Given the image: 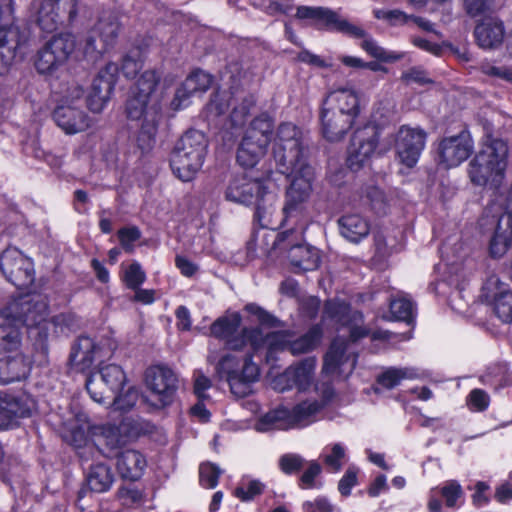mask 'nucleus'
Wrapping results in <instances>:
<instances>
[{"instance_id": "58", "label": "nucleus", "mask_w": 512, "mask_h": 512, "mask_svg": "<svg viewBox=\"0 0 512 512\" xmlns=\"http://www.w3.org/2000/svg\"><path fill=\"white\" fill-rule=\"evenodd\" d=\"M364 196L373 210L377 213L384 212L385 195L376 186H367L364 190Z\"/></svg>"}, {"instance_id": "15", "label": "nucleus", "mask_w": 512, "mask_h": 512, "mask_svg": "<svg viewBox=\"0 0 512 512\" xmlns=\"http://www.w3.org/2000/svg\"><path fill=\"white\" fill-rule=\"evenodd\" d=\"M126 374L122 367L116 364L102 365L99 370L92 372L86 380V389L97 403L115 397L122 391L126 383Z\"/></svg>"}, {"instance_id": "61", "label": "nucleus", "mask_w": 512, "mask_h": 512, "mask_svg": "<svg viewBox=\"0 0 512 512\" xmlns=\"http://www.w3.org/2000/svg\"><path fill=\"white\" fill-rule=\"evenodd\" d=\"M141 233L137 227L122 228L118 231L119 241L127 252H132L134 243L140 238Z\"/></svg>"}, {"instance_id": "40", "label": "nucleus", "mask_w": 512, "mask_h": 512, "mask_svg": "<svg viewBox=\"0 0 512 512\" xmlns=\"http://www.w3.org/2000/svg\"><path fill=\"white\" fill-rule=\"evenodd\" d=\"M255 429L258 432L291 429L289 409L285 407H279L267 412L265 415L258 419L255 424Z\"/></svg>"}, {"instance_id": "16", "label": "nucleus", "mask_w": 512, "mask_h": 512, "mask_svg": "<svg viewBox=\"0 0 512 512\" xmlns=\"http://www.w3.org/2000/svg\"><path fill=\"white\" fill-rule=\"evenodd\" d=\"M145 383L157 399V407L164 408L174 401L178 390V377L167 366L155 365L146 370Z\"/></svg>"}, {"instance_id": "44", "label": "nucleus", "mask_w": 512, "mask_h": 512, "mask_svg": "<svg viewBox=\"0 0 512 512\" xmlns=\"http://www.w3.org/2000/svg\"><path fill=\"white\" fill-rule=\"evenodd\" d=\"M316 361L314 358H306L296 366H291L294 385L299 391H305L311 385Z\"/></svg>"}, {"instance_id": "43", "label": "nucleus", "mask_w": 512, "mask_h": 512, "mask_svg": "<svg viewBox=\"0 0 512 512\" xmlns=\"http://www.w3.org/2000/svg\"><path fill=\"white\" fill-rule=\"evenodd\" d=\"M320 457L329 472L338 473L347 460L346 447L342 443L327 445Z\"/></svg>"}, {"instance_id": "64", "label": "nucleus", "mask_w": 512, "mask_h": 512, "mask_svg": "<svg viewBox=\"0 0 512 512\" xmlns=\"http://www.w3.org/2000/svg\"><path fill=\"white\" fill-rule=\"evenodd\" d=\"M303 512H332L333 507L327 498L319 496L312 501H306L302 505Z\"/></svg>"}, {"instance_id": "28", "label": "nucleus", "mask_w": 512, "mask_h": 512, "mask_svg": "<svg viewBox=\"0 0 512 512\" xmlns=\"http://www.w3.org/2000/svg\"><path fill=\"white\" fill-rule=\"evenodd\" d=\"M35 409V401L29 396L0 395V429H9L19 418L28 417Z\"/></svg>"}, {"instance_id": "51", "label": "nucleus", "mask_w": 512, "mask_h": 512, "mask_svg": "<svg viewBox=\"0 0 512 512\" xmlns=\"http://www.w3.org/2000/svg\"><path fill=\"white\" fill-rule=\"evenodd\" d=\"M255 98L253 95L243 97L242 101L236 105L231 112V123L235 127L242 126L249 114L250 110L255 106Z\"/></svg>"}, {"instance_id": "55", "label": "nucleus", "mask_w": 512, "mask_h": 512, "mask_svg": "<svg viewBox=\"0 0 512 512\" xmlns=\"http://www.w3.org/2000/svg\"><path fill=\"white\" fill-rule=\"evenodd\" d=\"M146 280V273L138 262L131 263L124 272V282L129 289H137Z\"/></svg>"}, {"instance_id": "9", "label": "nucleus", "mask_w": 512, "mask_h": 512, "mask_svg": "<svg viewBox=\"0 0 512 512\" xmlns=\"http://www.w3.org/2000/svg\"><path fill=\"white\" fill-rule=\"evenodd\" d=\"M250 347L234 353H227L219 360L216 371L220 378H225L231 392L237 397H245L251 392V384L260 375L258 365L253 362Z\"/></svg>"}, {"instance_id": "45", "label": "nucleus", "mask_w": 512, "mask_h": 512, "mask_svg": "<svg viewBox=\"0 0 512 512\" xmlns=\"http://www.w3.org/2000/svg\"><path fill=\"white\" fill-rule=\"evenodd\" d=\"M391 319L411 323L415 316V305L406 296H399L390 302Z\"/></svg>"}, {"instance_id": "13", "label": "nucleus", "mask_w": 512, "mask_h": 512, "mask_svg": "<svg viewBox=\"0 0 512 512\" xmlns=\"http://www.w3.org/2000/svg\"><path fill=\"white\" fill-rule=\"evenodd\" d=\"M31 13L39 28L52 33L77 16V0H33Z\"/></svg>"}, {"instance_id": "18", "label": "nucleus", "mask_w": 512, "mask_h": 512, "mask_svg": "<svg viewBox=\"0 0 512 512\" xmlns=\"http://www.w3.org/2000/svg\"><path fill=\"white\" fill-rule=\"evenodd\" d=\"M482 297L503 323L512 322V289L508 284L491 275L483 285Z\"/></svg>"}, {"instance_id": "27", "label": "nucleus", "mask_w": 512, "mask_h": 512, "mask_svg": "<svg viewBox=\"0 0 512 512\" xmlns=\"http://www.w3.org/2000/svg\"><path fill=\"white\" fill-rule=\"evenodd\" d=\"M25 43L26 37L18 27L0 25V75L9 71L17 56L22 54Z\"/></svg>"}, {"instance_id": "63", "label": "nucleus", "mask_w": 512, "mask_h": 512, "mask_svg": "<svg viewBox=\"0 0 512 512\" xmlns=\"http://www.w3.org/2000/svg\"><path fill=\"white\" fill-rule=\"evenodd\" d=\"M272 388L278 392H284L295 387L292 377L291 367L287 368L283 373L275 376L271 382Z\"/></svg>"}, {"instance_id": "6", "label": "nucleus", "mask_w": 512, "mask_h": 512, "mask_svg": "<svg viewBox=\"0 0 512 512\" xmlns=\"http://www.w3.org/2000/svg\"><path fill=\"white\" fill-rule=\"evenodd\" d=\"M508 153L504 140L487 136L468 165L470 181L477 186L498 189L505 179Z\"/></svg>"}, {"instance_id": "34", "label": "nucleus", "mask_w": 512, "mask_h": 512, "mask_svg": "<svg viewBox=\"0 0 512 512\" xmlns=\"http://www.w3.org/2000/svg\"><path fill=\"white\" fill-rule=\"evenodd\" d=\"M441 495L449 508H454L457 501L463 497V489L456 480L445 481L442 485L434 487L429 492L427 508L429 512H443L442 503L438 496Z\"/></svg>"}, {"instance_id": "19", "label": "nucleus", "mask_w": 512, "mask_h": 512, "mask_svg": "<svg viewBox=\"0 0 512 512\" xmlns=\"http://www.w3.org/2000/svg\"><path fill=\"white\" fill-rule=\"evenodd\" d=\"M119 67L116 63H107L93 79L87 96V106L93 113H101L114 89Z\"/></svg>"}, {"instance_id": "32", "label": "nucleus", "mask_w": 512, "mask_h": 512, "mask_svg": "<svg viewBox=\"0 0 512 512\" xmlns=\"http://www.w3.org/2000/svg\"><path fill=\"white\" fill-rule=\"evenodd\" d=\"M323 104L354 120L360 112L358 94L354 89L348 87H341L330 91Z\"/></svg>"}, {"instance_id": "35", "label": "nucleus", "mask_w": 512, "mask_h": 512, "mask_svg": "<svg viewBox=\"0 0 512 512\" xmlns=\"http://www.w3.org/2000/svg\"><path fill=\"white\" fill-rule=\"evenodd\" d=\"M512 247V215L502 214L489 242V253L493 258L503 257Z\"/></svg>"}, {"instance_id": "41", "label": "nucleus", "mask_w": 512, "mask_h": 512, "mask_svg": "<svg viewBox=\"0 0 512 512\" xmlns=\"http://www.w3.org/2000/svg\"><path fill=\"white\" fill-rule=\"evenodd\" d=\"M86 481L92 491L102 493L110 489L114 481V475L108 465L97 463L91 466Z\"/></svg>"}, {"instance_id": "3", "label": "nucleus", "mask_w": 512, "mask_h": 512, "mask_svg": "<svg viewBox=\"0 0 512 512\" xmlns=\"http://www.w3.org/2000/svg\"><path fill=\"white\" fill-rule=\"evenodd\" d=\"M158 81L159 77L155 71H145L138 79L126 104L127 117L130 120L141 121L137 144L142 151H148L153 146L162 119L160 100L155 94Z\"/></svg>"}, {"instance_id": "2", "label": "nucleus", "mask_w": 512, "mask_h": 512, "mask_svg": "<svg viewBox=\"0 0 512 512\" xmlns=\"http://www.w3.org/2000/svg\"><path fill=\"white\" fill-rule=\"evenodd\" d=\"M324 319H330L343 326H349V339L337 337L331 343L324 357L322 371L327 375L338 374L347 377L355 368L357 355L352 348V343L371 334L373 340L390 339L389 331L377 330L370 332L361 326L363 315L359 311H353L349 304L339 300L326 302L323 312Z\"/></svg>"}, {"instance_id": "53", "label": "nucleus", "mask_w": 512, "mask_h": 512, "mask_svg": "<svg viewBox=\"0 0 512 512\" xmlns=\"http://www.w3.org/2000/svg\"><path fill=\"white\" fill-rule=\"evenodd\" d=\"M263 489L264 485L259 480H243L234 490V496L243 502H248L260 495Z\"/></svg>"}, {"instance_id": "46", "label": "nucleus", "mask_w": 512, "mask_h": 512, "mask_svg": "<svg viewBox=\"0 0 512 512\" xmlns=\"http://www.w3.org/2000/svg\"><path fill=\"white\" fill-rule=\"evenodd\" d=\"M64 438L67 442L79 450L78 453L81 458L85 457L86 449H93V445L90 444L88 439L87 430L82 425H69L67 427V432L65 433Z\"/></svg>"}, {"instance_id": "33", "label": "nucleus", "mask_w": 512, "mask_h": 512, "mask_svg": "<svg viewBox=\"0 0 512 512\" xmlns=\"http://www.w3.org/2000/svg\"><path fill=\"white\" fill-rule=\"evenodd\" d=\"M474 35L481 48L496 49L503 43L504 25L496 18H486L476 25Z\"/></svg>"}, {"instance_id": "11", "label": "nucleus", "mask_w": 512, "mask_h": 512, "mask_svg": "<svg viewBox=\"0 0 512 512\" xmlns=\"http://www.w3.org/2000/svg\"><path fill=\"white\" fill-rule=\"evenodd\" d=\"M120 24L115 14L104 12L91 30L76 41V59L96 62L116 42Z\"/></svg>"}, {"instance_id": "59", "label": "nucleus", "mask_w": 512, "mask_h": 512, "mask_svg": "<svg viewBox=\"0 0 512 512\" xmlns=\"http://www.w3.org/2000/svg\"><path fill=\"white\" fill-rule=\"evenodd\" d=\"M322 468L316 461H311L308 468L304 471L300 478V487L302 489H312L318 487L316 477L321 473Z\"/></svg>"}, {"instance_id": "31", "label": "nucleus", "mask_w": 512, "mask_h": 512, "mask_svg": "<svg viewBox=\"0 0 512 512\" xmlns=\"http://www.w3.org/2000/svg\"><path fill=\"white\" fill-rule=\"evenodd\" d=\"M212 83L211 76L202 71L196 70L192 72L176 91L175 98L172 102L175 109H182L188 105L190 97L197 93L207 91Z\"/></svg>"}, {"instance_id": "26", "label": "nucleus", "mask_w": 512, "mask_h": 512, "mask_svg": "<svg viewBox=\"0 0 512 512\" xmlns=\"http://www.w3.org/2000/svg\"><path fill=\"white\" fill-rule=\"evenodd\" d=\"M97 433L102 438V444L105 447L106 457H116L131 438L138 435V431H134L132 421L123 420L118 426L106 424L97 428Z\"/></svg>"}, {"instance_id": "62", "label": "nucleus", "mask_w": 512, "mask_h": 512, "mask_svg": "<svg viewBox=\"0 0 512 512\" xmlns=\"http://www.w3.org/2000/svg\"><path fill=\"white\" fill-rule=\"evenodd\" d=\"M357 472L355 467H349L339 481L338 490L343 496H348L351 489L357 484Z\"/></svg>"}, {"instance_id": "12", "label": "nucleus", "mask_w": 512, "mask_h": 512, "mask_svg": "<svg viewBox=\"0 0 512 512\" xmlns=\"http://www.w3.org/2000/svg\"><path fill=\"white\" fill-rule=\"evenodd\" d=\"M273 128L267 114L254 118L247 128L237 150V162L244 168L254 167L265 155Z\"/></svg>"}, {"instance_id": "50", "label": "nucleus", "mask_w": 512, "mask_h": 512, "mask_svg": "<svg viewBox=\"0 0 512 512\" xmlns=\"http://www.w3.org/2000/svg\"><path fill=\"white\" fill-rule=\"evenodd\" d=\"M222 470L213 463H202L199 467V482L206 489H213L218 485Z\"/></svg>"}, {"instance_id": "23", "label": "nucleus", "mask_w": 512, "mask_h": 512, "mask_svg": "<svg viewBox=\"0 0 512 512\" xmlns=\"http://www.w3.org/2000/svg\"><path fill=\"white\" fill-rule=\"evenodd\" d=\"M379 140L375 126H365L357 129L348 148L347 163L350 169H359L374 153Z\"/></svg>"}, {"instance_id": "36", "label": "nucleus", "mask_w": 512, "mask_h": 512, "mask_svg": "<svg viewBox=\"0 0 512 512\" xmlns=\"http://www.w3.org/2000/svg\"><path fill=\"white\" fill-rule=\"evenodd\" d=\"M116 458V467L122 478L136 481L143 475L147 461L141 452L126 449L117 454Z\"/></svg>"}, {"instance_id": "10", "label": "nucleus", "mask_w": 512, "mask_h": 512, "mask_svg": "<svg viewBox=\"0 0 512 512\" xmlns=\"http://www.w3.org/2000/svg\"><path fill=\"white\" fill-rule=\"evenodd\" d=\"M201 131L189 130L177 142L170 158L174 174L183 182L191 181L201 169L207 150Z\"/></svg>"}, {"instance_id": "7", "label": "nucleus", "mask_w": 512, "mask_h": 512, "mask_svg": "<svg viewBox=\"0 0 512 512\" xmlns=\"http://www.w3.org/2000/svg\"><path fill=\"white\" fill-rule=\"evenodd\" d=\"M225 199L240 205H254L255 218L262 226H267V217L276 201V193L268 178L261 180L240 174L229 181Z\"/></svg>"}, {"instance_id": "29", "label": "nucleus", "mask_w": 512, "mask_h": 512, "mask_svg": "<svg viewBox=\"0 0 512 512\" xmlns=\"http://www.w3.org/2000/svg\"><path fill=\"white\" fill-rule=\"evenodd\" d=\"M53 119L57 126L68 135L81 133L92 125V119L77 105H59L54 110Z\"/></svg>"}, {"instance_id": "42", "label": "nucleus", "mask_w": 512, "mask_h": 512, "mask_svg": "<svg viewBox=\"0 0 512 512\" xmlns=\"http://www.w3.org/2000/svg\"><path fill=\"white\" fill-rule=\"evenodd\" d=\"M419 377L417 369L412 367H388L377 377V383L386 389H393L402 380L415 379Z\"/></svg>"}, {"instance_id": "24", "label": "nucleus", "mask_w": 512, "mask_h": 512, "mask_svg": "<svg viewBox=\"0 0 512 512\" xmlns=\"http://www.w3.org/2000/svg\"><path fill=\"white\" fill-rule=\"evenodd\" d=\"M111 352V347L96 343L88 336H80L72 347L69 360L73 369L84 372L95 360L108 357Z\"/></svg>"}, {"instance_id": "60", "label": "nucleus", "mask_w": 512, "mask_h": 512, "mask_svg": "<svg viewBox=\"0 0 512 512\" xmlns=\"http://www.w3.org/2000/svg\"><path fill=\"white\" fill-rule=\"evenodd\" d=\"M304 463V458L297 454H285L279 460L280 468L285 474L298 472Z\"/></svg>"}, {"instance_id": "8", "label": "nucleus", "mask_w": 512, "mask_h": 512, "mask_svg": "<svg viewBox=\"0 0 512 512\" xmlns=\"http://www.w3.org/2000/svg\"><path fill=\"white\" fill-rule=\"evenodd\" d=\"M246 337L255 351L266 349L267 361L280 351H289L292 355H300L312 351L320 343L322 329L319 325L311 327L306 334L292 340L291 333L278 331L264 333L262 329L245 330Z\"/></svg>"}, {"instance_id": "20", "label": "nucleus", "mask_w": 512, "mask_h": 512, "mask_svg": "<svg viewBox=\"0 0 512 512\" xmlns=\"http://www.w3.org/2000/svg\"><path fill=\"white\" fill-rule=\"evenodd\" d=\"M473 140L467 131L443 138L438 145L439 163L446 168L459 166L472 153Z\"/></svg>"}, {"instance_id": "22", "label": "nucleus", "mask_w": 512, "mask_h": 512, "mask_svg": "<svg viewBox=\"0 0 512 512\" xmlns=\"http://www.w3.org/2000/svg\"><path fill=\"white\" fill-rule=\"evenodd\" d=\"M315 393L320 395V399L313 397L304 400L289 409V420L291 428L304 427L315 421V417L323 407L331 400L334 395V390L330 384H322L315 387Z\"/></svg>"}, {"instance_id": "39", "label": "nucleus", "mask_w": 512, "mask_h": 512, "mask_svg": "<svg viewBox=\"0 0 512 512\" xmlns=\"http://www.w3.org/2000/svg\"><path fill=\"white\" fill-rule=\"evenodd\" d=\"M288 257L293 266L303 271L316 269L320 262L318 250L306 244L292 245Z\"/></svg>"}, {"instance_id": "30", "label": "nucleus", "mask_w": 512, "mask_h": 512, "mask_svg": "<svg viewBox=\"0 0 512 512\" xmlns=\"http://www.w3.org/2000/svg\"><path fill=\"white\" fill-rule=\"evenodd\" d=\"M320 119L322 134L331 142L341 140L355 122L354 119L345 116V114L324 105L321 110Z\"/></svg>"}, {"instance_id": "56", "label": "nucleus", "mask_w": 512, "mask_h": 512, "mask_svg": "<svg viewBox=\"0 0 512 512\" xmlns=\"http://www.w3.org/2000/svg\"><path fill=\"white\" fill-rule=\"evenodd\" d=\"M480 70L483 74L505 82L512 83V69L504 66H496L490 62H482Z\"/></svg>"}, {"instance_id": "37", "label": "nucleus", "mask_w": 512, "mask_h": 512, "mask_svg": "<svg viewBox=\"0 0 512 512\" xmlns=\"http://www.w3.org/2000/svg\"><path fill=\"white\" fill-rule=\"evenodd\" d=\"M30 369V361L23 355L0 359V385L27 378Z\"/></svg>"}, {"instance_id": "54", "label": "nucleus", "mask_w": 512, "mask_h": 512, "mask_svg": "<svg viewBox=\"0 0 512 512\" xmlns=\"http://www.w3.org/2000/svg\"><path fill=\"white\" fill-rule=\"evenodd\" d=\"M373 15L376 19L383 20L391 26L404 25L410 21V15L398 9L387 10L377 8L373 10Z\"/></svg>"}, {"instance_id": "49", "label": "nucleus", "mask_w": 512, "mask_h": 512, "mask_svg": "<svg viewBox=\"0 0 512 512\" xmlns=\"http://www.w3.org/2000/svg\"><path fill=\"white\" fill-rule=\"evenodd\" d=\"M231 99L232 96L230 92H216L206 106L207 115L211 117H217L224 114L230 106Z\"/></svg>"}, {"instance_id": "1", "label": "nucleus", "mask_w": 512, "mask_h": 512, "mask_svg": "<svg viewBox=\"0 0 512 512\" xmlns=\"http://www.w3.org/2000/svg\"><path fill=\"white\" fill-rule=\"evenodd\" d=\"M272 153L278 171L291 178L282 209L284 221L298 225L305 217L306 201L312 191L313 169L307 163L303 130L291 122L278 126Z\"/></svg>"}, {"instance_id": "4", "label": "nucleus", "mask_w": 512, "mask_h": 512, "mask_svg": "<svg viewBox=\"0 0 512 512\" xmlns=\"http://www.w3.org/2000/svg\"><path fill=\"white\" fill-rule=\"evenodd\" d=\"M6 318H11L15 325L22 324L28 329L30 337L44 340L52 326L56 331L70 330L74 324V316L61 313L48 319L47 298L41 294H31L12 302L2 312Z\"/></svg>"}, {"instance_id": "57", "label": "nucleus", "mask_w": 512, "mask_h": 512, "mask_svg": "<svg viewBox=\"0 0 512 512\" xmlns=\"http://www.w3.org/2000/svg\"><path fill=\"white\" fill-rule=\"evenodd\" d=\"M490 404L489 395L482 389H473L467 397V405L470 410L476 412L485 411Z\"/></svg>"}, {"instance_id": "14", "label": "nucleus", "mask_w": 512, "mask_h": 512, "mask_svg": "<svg viewBox=\"0 0 512 512\" xmlns=\"http://www.w3.org/2000/svg\"><path fill=\"white\" fill-rule=\"evenodd\" d=\"M76 38L71 33L53 36L38 51L35 67L41 74H51L64 66L70 57L76 59Z\"/></svg>"}, {"instance_id": "47", "label": "nucleus", "mask_w": 512, "mask_h": 512, "mask_svg": "<svg viewBox=\"0 0 512 512\" xmlns=\"http://www.w3.org/2000/svg\"><path fill=\"white\" fill-rule=\"evenodd\" d=\"M139 399V391L135 387H129L125 393H115V397L105 399L101 404L113 406L115 410L128 411L133 408Z\"/></svg>"}, {"instance_id": "21", "label": "nucleus", "mask_w": 512, "mask_h": 512, "mask_svg": "<svg viewBox=\"0 0 512 512\" xmlns=\"http://www.w3.org/2000/svg\"><path fill=\"white\" fill-rule=\"evenodd\" d=\"M425 143L426 132L423 129L402 126L397 133L395 143L400 162L409 168L415 166Z\"/></svg>"}, {"instance_id": "25", "label": "nucleus", "mask_w": 512, "mask_h": 512, "mask_svg": "<svg viewBox=\"0 0 512 512\" xmlns=\"http://www.w3.org/2000/svg\"><path fill=\"white\" fill-rule=\"evenodd\" d=\"M241 324V316L238 313H232L218 318L210 328L211 334L216 338L227 339V346L233 351H240L244 348L250 347L253 352H256L250 345L249 340L244 337L245 330H254L255 328H244L238 337L232 338L237 332Z\"/></svg>"}, {"instance_id": "38", "label": "nucleus", "mask_w": 512, "mask_h": 512, "mask_svg": "<svg viewBox=\"0 0 512 512\" xmlns=\"http://www.w3.org/2000/svg\"><path fill=\"white\" fill-rule=\"evenodd\" d=\"M341 235L350 242L358 243L368 236L370 231L369 222L360 214H346L339 220Z\"/></svg>"}, {"instance_id": "52", "label": "nucleus", "mask_w": 512, "mask_h": 512, "mask_svg": "<svg viewBox=\"0 0 512 512\" xmlns=\"http://www.w3.org/2000/svg\"><path fill=\"white\" fill-rule=\"evenodd\" d=\"M20 343V333L13 325H0V353L16 349Z\"/></svg>"}, {"instance_id": "5", "label": "nucleus", "mask_w": 512, "mask_h": 512, "mask_svg": "<svg viewBox=\"0 0 512 512\" xmlns=\"http://www.w3.org/2000/svg\"><path fill=\"white\" fill-rule=\"evenodd\" d=\"M296 17L300 20H308L318 29L342 33L352 38L363 39L361 48L371 57L383 62L397 61L402 54L388 51L381 47L376 40L368 36L366 31L342 17L339 11L327 7L299 6Z\"/></svg>"}, {"instance_id": "17", "label": "nucleus", "mask_w": 512, "mask_h": 512, "mask_svg": "<svg viewBox=\"0 0 512 512\" xmlns=\"http://www.w3.org/2000/svg\"><path fill=\"white\" fill-rule=\"evenodd\" d=\"M0 268L7 280L18 288H26L34 281L32 261L16 248H8L1 254Z\"/></svg>"}, {"instance_id": "48", "label": "nucleus", "mask_w": 512, "mask_h": 512, "mask_svg": "<svg viewBox=\"0 0 512 512\" xmlns=\"http://www.w3.org/2000/svg\"><path fill=\"white\" fill-rule=\"evenodd\" d=\"M143 55L139 48L131 49L123 58L121 70L127 78H134L142 69Z\"/></svg>"}]
</instances>
